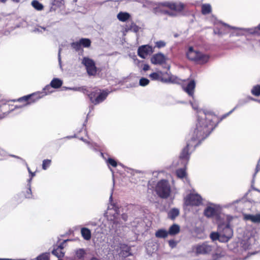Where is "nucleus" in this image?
I'll return each mask as SVG.
<instances>
[{
    "label": "nucleus",
    "mask_w": 260,
    "mask_h": 260,
    "mask_svg": "<svg viewBox=\"0 0 260 260\" xmlns=\"http://www.w3.org/2000/svg\"><path fill=\"white\" fill-rule=\"evenodd\" d=\"M216 118V116L211 113L200 111L198 112V121L192 134L191 141L203 139L207 137L213 129V121Z\"/></svg>",
    "instance_id": "obj_1"
},
{
    "label": "nucleus",
    "mask_w": 260,
    "mask_h": 260,
    "mask_svg": "<svg viewBox=\"0 0 260 260\" xmlns=\"http://www.w3.org/2000/svg\"><path fill=\"white\" fill-rule=\"evenodd\" d=\"M60 51H61V49L59 48V52H58V59H59V61H60Z\"/></svg>",
    "instance_id": "obj_48"
},
{
    "label": "nucleus",
    "mask_w": 260,
    "mask_h": 260,
    "mask_svg": "<svg viewBox=\"0 0 260 260\" xmlns=\"http://www.w3.org/2000/svg\"><path fill=\"white\" fill-rule=\"evenodd\" d=\"M149 77L152 80L160 81L161 72L151 73Z\"/></svg>",
    "instance_id": "obj_31"
},
{
    "label": "nucleus",
    "mask_w": 260,
    "mask_h": 260,
    "mask_svg": "<svg viewBox=\"0 0 260 260\" xmlns=\"http://www.w3.org/2000/svg\"><path fill=\"white\" fill-rule=\"evenodd\" d=\"M196 84V82L194 80H190L188 81L186 86L184 85H182V88L183 90L186 92L189 95L193 97Z\"/></svg>",
    "instance_id": "obj_14"
},
{
    "label": "nucleus",
    "mask_w": 260,
    "mask_h": 260,
    "mask_svg": "<svg viewBox=\"0 0 260 260\" xmlns=\"http://www.w3.org/2000/svg\"><path fill=\"white\" fill-rule=\"evenodd\" d=\"M80 43L81 44V47H89L91 45V41L89 39L82 38L79 40Z\"/></svg>",
    "instance_id": "obj_29"
},
{
    "label": "nucleus",
    "mask_w": 260,
    "mask_h": 260,
    "mask_svg": "<svg viewBox=\"0 0 260 260\" xmlns=\"http://www.w3.org/2000/svg\"><path fill=\"white\" fill-rule=\"evenodd\" d=\"M179 232L180 226L176 224H174L170 227L168 234L169 235L173 236L178 234Z\"/></svg>",
    "instance_id": "obj_20"
},
{
    "label": "nucleus",
    "mask_w": 260,
    "mask_h": 260,
    "mask_svg": "<svg viewBox=\"0 0 260 260\" xmlns=\"http://www.w3.org/2000/svg\"><path fill=\"white\" fill-rule=\"evenodd\" d=\"M90 260H99V259H98L96 258L93 257V258H92Z\"/></svg>",
    "instance_id": "obj_53"
},
{
    "label": "nucleus",
    "mask_w": 260,
    "mask_h": 260,
    "mask_svg": "<svg viewBox=\"0 0 260 260\" xmlns=\"http://www.w3.org/2000/svg\"><path fill=\"white\" fill-rule=\"evenodd\" d=\"M26 198H30V196H28V195H26Z\"/></svg>",
    "instance_id": "obj_54"
},
{
    "label": "nucleus",
    "mask_w": 260,
    "mask_h": 260,
    "mask_svg": "<svg viewBox=\"0 0 260 260\" xmlns=\"http://www.w3.org/2000/svg\"><path fill=\"white\" fill-rule=\"evenodd\" d=\"M190 103L191 104V106H192L193 109H194V110H196V109H198V104L197 103H196V102H193V103L190 102Z\"/></svg>",
    "instance_id": "obj_45"
},
{
    "label": "nucleus",
    "mask_w": 260,
    "mask_h": 260,
    "mask_svg": "<svg viewBox=\"0 0 260 260\" xmlns=\"http://www.w3.org/2000/svg\"><path fill=\"white\" fill-rule=\"evenodd\" d=\"M122 217L123 218V219L124 220V221H126L127 220V216L125 214H123L122 215Z\"/></svg>",
    "instance_id": "obj_47"
},
{
    "label": "nucleus",
    "mask_w": 260,
    "mask_h": 260,
    "mask_svg": "<svg viewBox=\"0 0 260 260\" xmlns=\"http://www.w3.org/2000/svg\"><path fill=\"white\" fill-rule=\"evenodd\" d=\"M108 210H109V211H112V209H109Z\"/></svg>",
    "instance_id": "obj_57"
},
{
    "label": "nucleus",
    "mask_w": 260,
    "mask_h": 260,
    "mask_svg": "<svg viewBox=\"0 0 260 260\" xmlns=\"http://www.w3.org/2000/svg\"><path fill=\"white\" fill-rule=\"evenodd\" d=\"M51 89V87L50 85H47L44 88V91L45 92V94H43L42 96H38V94H39L40 93H34V94H32L31 95H27V96H23L21 98H20L18 99V101H28V100L30 98V96H37V99H39L42 97H43L44 95H47L50 93H51L52 92V91H50L49 90Z\"/></svg>",
    "instance_id": "obj_16"
},
{
    "label": "nucleus",
    "mask_w": 260,
    "mask_h": 260,
    "mask_svg": "<svg viewBox=\"0 0 260 260\" xmlns=\"http://www.w3.org/2000/svg\"><path fill=\"white\" fill-rule=\"evenodd\" d=\"M184 203L187 206H198L202 204V199L199 194L192 193L184 199Z\"/></svg>",
    "instance_id": "obj_6"
},
{
    "label": "nucleus",
    "mask_w": 260,
    "mask_h": 260,
    "mask_svg": "<svg viewBox=\"0 0 260 260\" xmlns=\"http://www.w3.org/2000/svg\"><path fill=\"white\" fill-rule=\"evenodd\" d=\"M86 69L87 72L89 75H94L96 73V68L94 61L87 57L83 58L82 61Z\"/></svg>",
    "instance_id": "obj_7"
},
{
    "label": "nucleus",
    "mask_w": 260,
    "mask_h": 260,
    "mask_svg": "<svg viewBox=\"0 0 260 260\" xmlns=\"http://www.w3.org/2000/svg\"><path fill=\"white\" fill-rule=\"evenodd\" d=\"M233 111H230L229 113H228L226 115H225L223 116V118H225L227 115H229L230 113L232 112Z\"/></svg>",
    "instance_id": "obj_49"
},
{
    "label": "nucleus",
    "mask_w": 260,
    "mask_h": 260,
    "mask_svg": "<svg viewBox=\"0 0 260 260\" xmlns=\"http://www.w3.org/2000/svg\"><path fill=\"white\" fill-rule=\"evenodd\" d=\"M109 92L106 90L96 89L89 94L90 101L95 105L104 101L107 96Z\"/></svg>",
    "instance_id": "obj_5"
},
{
    "label": "nucleus",
    "mask_w": 260,
    "mask_h": 260,
    "mask_svg": "<svg viewBox=\"0 0 260 260\" xmlns=\"http://www.w3.org/2000/svg\"><path fill=\"white\" fill-rule=\"evenodd\" d=\"M29 189H28V192H29V193H30V192H31V189H30V184H29Z\"/></svg>",
    "instance_id": "obj_51"
},
{
    "label": "nucleus",
    "mask_w": 260,
    "mask_h": 260,
    "mask_svg": "<svg viewBox=\"0 0 260 260\" xmlns=\"http://www.w3.org/2000/svg\"><path fill=\"white\" fill-rule=\"evenodd\" d=\"M149 68H150L149 66L147 64H145L144 65L143 69L144 71H146L148 70L149 69Z\"/></svg>",
    "instance_id": "obj_46"
},
{
    "label": "nucleus",
    "mask_w": 260,
    "mask_h": 260,
    "mask_svg": "<svg viewBox=\"0 0 260 260\" xmlns=\"http://www.w3.org/2000/svg\"><path fill=\"white\" fill-rule=\"evenodd\" d=\"M45 30H46V28L45 27H40L36 28L35 29V31L43 32V31H44Z\"/></svg>",
    "instance_id": "obj_43"
},
{
    "label": "nucleus",
    "mask_w": 260,
    "mask_h": 260,
    "mask_svg": "<svg viewBox=\"0 0 260 260\" xmlns=\"http://www.w3.org/2000/svg\"><path fill=\"white\" fill-rule=\"evenodd\" d=\"M107 163H108L109 165H111L113 167H116L117 166L116 161L112 158H109L107 160Z\"/></svg>",
    "instance_id": "obj_38"
},
{
    "label": "nucleus",
    "mask_w": 260,
    "mask_h": 260,
    "mask_svg": "<svg viewBox=\"0 0 260 260\" xmlns=\"http://www.w3.org/2000/svg\"><path fill=\"white\" fill-rule=\"evenodd\" d=\"M31 5L37 10L40 11L43 9V5L36 0L32 1Z\"/></svg>",
    "instance_id": "obj_30"
},
{
    "label": "nucleus",
    "mask_w": 260,
    "mask_h": 260,
    "mask_svg": "<svg viewBox=\"0 0 260 260\" xmlns=\"http://www.w3.org/2000/svg\"><path fill=\"white\" fill-rule=\"evenodd\" d=\"M220 241L221 242H226L232 237L233 232L229 226H226L221 232H220Z\"/></svg>",
    "instance_id": "obj_10"
},
{
    "label": "nucleus",
    "mask_w": 260,
    "mask_h": 260,
    "mask_svg": "<svg viewBox=\"0 0 260 260\" xmlns=\"http://www.w3.org/2000/svg\"><path fill=\"white\" fill-rule=\"evenodd\" d=\"M220 210V205L211 203L205 208L204 214L207 217H212L216 215Z\"/></svg>",
    "instance_id": "obj_8"
},
{
    "label": "nucleus",
    "mask_w": 260,
    "mask_h": 260,
    "mask_svg": "<svg viewBox=\"0 0 260 260\" xmlns=\"http://www.w3.org/2000/svg\"><path fill=\"white\" fill-rule=\"evenodd\" d=\"M211 6L209 4H205L202 6V13L206 15L210 13L211 12Z\"/></svg>",
    "instance_id": "obj_26"
},
{
    "label": "nucleus",
    "mask_w": 260,
    "mask_h": 260,
    "mask_svg": "<svg viewBox=\"0 0 260 260\" xmlns=\"http://www.w3.org/2000/svg\"><path fill=\"white\" fill-rule=\"evenodd\" d=\"M186 55L187 58L199 63H205L208 61L209 56L199 51L197 48L190 46L188 48Z\"/></svg>",
    "instance_id": "obj_2"
},
{
    "label": "nucleus",
    "mask_w": 260,
    "mask_h": 260,
    "mask_svg": "<svg viewBox=\"0 0 260 260\" xmlns=\"http://www.w3.org/2000/svg\"><path fill=\"white\" fill-rule=\"evenodd\" d=\"M126 30H131L132 31H134L135 32H137L139 31L140 29V27L137 26L135 23L132 22L129 25H126Z\"/></svg>",
    "instance_id": "obj_25"
},
{
    "label": "nucleus",
    "mask_w": 260,
    "mask_h": 260,
    "mask_svg": "<svg viewBox=\"0 0 260 260\" xmlns=\"http://www.w3.org/2000/svg\"><path fill=\"white\" fill-rule=\"evenodd\" d=\"M81 233L83 238L86 240H89L91 238V232L86 228H83L81 230Z\"/></svg>",
    "instance_id": "obj_21"
},
{
    "label": "nucleus",
    "mask_w": 260,
    "mask_h": 260,
    "mask_svg": "<svg viewBox=\"0 0 260 260\" xmlns=\"http://www.w3.org/2000/svg\"><path fill=\"white\" fill-rule=\"evenodd\" d=\"M252 94L255 96H259L260 95V86L256 85L253 87L251 90Z\"/></svg>",
    "instance_id": "obj_32"
},
{
    "label": "nucleus",
    "mask_w": 260,
    "mask_h": 260,
    "mask_svg": "<svg viewBox=\"0 0 260 260\" xmlns=\"http://www.w3.org/2000/svg\"><path fill=\"white\" fill-rule=\"evenodd\" d=\"M37 260H49L48 254H43L38 257Z\"/></svg>",
    "instance_id": "obj_40"
},
{
    "label": "nucleus",
    "mask_w": 260,
    "mask_h": 260,
    "mask_svg": "<svg viewBox=\"0 0 260 260\" xmlns=\"http://www.w3.org/2000/svg\"><path fill=\"white\" fill-rule=\"evenodd\" d=\"M220 234L219 233H212L210 237L213 240H218L220 241Z\"/></svg>",
    "instance_id": "obj_35"
},
{
    "label": "nucleus",
    "mask_w": 260,
    "mask_h": 260,
    "mask_svg": "<svg viewBox=\"0 0 260 260\" xmlns=\"http://www.w3.org/2000/svg\"><path fill=\"white\" fill-rule=\"evenodd\" d=\"M190 145H192L190 143H187L186 147L182 150V151L181 153L180 158V159L184 160V161H187L189 159V154L188 153V150L189 147Z\"/></svg>",
    "instance_id": "obj_18"
},
{
    "label": "nucleus",
    "mask_w": 260,
    "mask_h": 260,
    "mask_svg": "<svg viewBox=\"0 0 260 260\" xmlns=\"http://www.w3.org/2000/svg\"><path fill=\"white\" fill-rule=\"evenodd\" d=\"M167 60V58L161 53L153 55L151 58V62L154 64H162Z\"/></svg>",
    "instance_id": "obj_13"
},
{
    "label": "nucleus",
    "mask_w": 260,
    "mask_h": 260,
    "mask_svg": "<svg viewBox=\"0 0 260 260\" xmlns=\"http://www.w3.org/2000/svg\"><path fill=\"white\" fill-rule=\"evenodd\" d=\"M110 200H111V199H112V194H111V196H110Z\"/></svg>",
    "instance_id": "obj_56"
},
{
    "label": "nucleus",
    "mask_w": 260,
    "mask_h": 260,
    "mask_svg": "<svg viewBox=\"0 0 260 260\" xmlns=\"http://www.w3.org/2000/svg\"><path fill=\"white\" fill-rule=\"evenodd\" d=\"M177 175L178 177L182 178L186 176V172L184 169H179L176 172Z\"/></svg>",
    "instance_id": "obj_33"
},
{
    "label": "nucleus",
    "mask_w": 260,
    "mask_h": 260,
    "mask_svg": "<svg viewBox=\"0 0 260 260\" xmlns=\"http://www.w3.org/2000/svg\"><path fill=\"white\" fill-rule=\"evenodd\" d=\"M257 168H258V166L256 167V171H258Z\"/></svg>",
    "instance_id": "obj_58"
},
{
    "label": "nucleus",
    "mask_w": 260,
    "mask_h": 260,
    "mask_svg": "<svg viewBox=\"0 0 260 260\" xmlns=\"http://www.w3.org/2000/svg\"><path fill=\"white\" fill-rule=\"evenodd\" d=\"M149 83V80L145 78H142L139 81V84L141 86H144L148 85Z\"/></svg>",
    "instance_id": "obj_36"
},
{
    "label": "nucleus",
    "mask_w": 260,
    "mask_h": 260,
    "mask_svg": "<svg viewBox=\"0 0 260 260\" xmlns=\"http://www.w3.org/2000/svg\"><path fill=\"white\" fill-rule=\"evenodd\" d=\"M114 210H115L116 212H117V211H116V210H115V209H114ZM116 214H118V213H117V212H116Z\"/></svg>",
    "instance_id": "obj_59"
},
{
    "label": "nucleus",
    "mask_w": 260,
    "mask_h": 260,
    "mask_svg": "<svg viewBox=\"0 0 260 260\" xmlns=\"http://www.w3.org/2000/svg\"><path fill=\"white\" fill-rule=\"evenodd\" d=\"M179 214V210L177 209H176V208H174L170 211V212L168 213V216L170 218L174 219L177 216H178Z\"/></svg>",
    "instance_id": "obj_28"
},
{
    "label": "nucleus",
    "mask_w": 260,
    "mask_h": 260,
    "mask_svg": "<svg viewBox=\"0 0 260 260\" xmlns=\"http://www.w3.org/2000/svg\"><path fill=\"white\" fill-rule=\"evenodd\" d=\"M156 46L158 48L164 47L166 46V43L162 41H157L155 43Z\"/></svg>",
    "instance_id": "obj_39"
},
{
    "label": "nucleus",
    "mask_w": 260,
    "mask_h": 260,
    "mask_svg": "<svg viewBox=\"0 0 260 260\" xmlns=\"http://www.w3.org/2000/svg\"><path fill=\"white\" fill-rule=\"evenodd\" d=\"M153 52L152 48L149 45L142 46L138 50V55L142 58H146L148 55L151 54Z\"/></svg>",
    "instance_id": "obj_11"
},
{
    "label": "nucleus",
    "mask_w": 260,
    "mask_h": 260,
    "mask_svg": "<svg viewBox=\"0 0 260 260\" xmlns=\"http://www.w3.org/2000/svg\"><path fill=\"white\" fill-rule=\"evenodd\" d=\"M238 29L234 27L231 26L225 23H221L219 27H216L214 30V33L219 35H223L228 32L230 29Z\"/></svg>",
    "instance_id": "obj_12"
},
{
    "label": "nucleus",
    "mask_w": 260,
    "mask_h": 260,
    "mask_svg": "<svg viewBox=\"0 0 260 260\" xmlns=\"http://www.w3.org/2000/svg\"><path fill=\"white\" fill-rule=\"evenodd\" d=\"M62 247L61 246H58L56 249H54L52 253L56 257L60 258L64 256V252L62 251Z\"/></svg>",
    "instance_id": "obj_22"
},
{
    "label": "nucleus",
    "mask_w": 260,
    "mask_h": 260,
    "mask_svg": "<svg viewBox=\"0 0 260 260\" xmlns=\"http://www.w3.org/2000/svg\"><path fill=\"white\" fill-rule=\"evenodd\" d=\"M27 170H28V171L29 173L31 175V178L28 180L29 182L30 183V181L31 180L32 177H34L35 175V173L31 172V171H30V169H29V168L28 167H27Z\"/></svg>",
    "instance_id": "obj_44"
},
{
    "label": "nucleus",
    "mask_w": 260,
    "mask_h": 260,
    "mask_svg": "<svg viewBox=\"0 0 260 260\" xmlns=\"http://www.w3.org/2000/svg\"><path fill=\"white\" fill-rule=\"evenodd\" d=\"M70 89H72V90H78V91H83V92L85 93V91H86V90L85 89H83V88H81V87H76V88H70Z\"/></svg>",
    "instance_id": "obj_42"
},
{
    "label": "nucleus",
    "mask_w": 260,
    "mask_h": 260,
    "mask_svg": "<svg viewBox=\"0 0 260 260\" xmlns=\"http://www.w3.org/2000/svg\"><path fill=\"white\" fill-rule=\"evenodd\" d=\"M168 232L164 229L158 230L155 233V236L159 238H165L168 236Z\"/></svg>",
    "instance_id": "obj_23"
},
{
    "label": "nucleus",
    "mask_w": 260,
    "mask_h": 260,
    "mask_svg": "<svg viewBox=\"0 0 260 260\" xmlns=\"http://www.w3.org/2000/svg\"><path fill=\"white\" fill-rule=\"evenodd\" d=\"M156 191L160 198L165 199L168 198L171 191L168 181L166 180L159 181L156 185Z\"/></svg>",
    "instance_id": "obj_4"
},
{
    "label": "nucleus",
    "mask_w": 260,
    "mask_h": 260,
    "mask_svg": "<svg viewBox=\"0 0 260 260\" xmlns=\"http://www.w3.org/2000/svg\"><path fill=\"white\" fill-rule=\"evenodd\" d=\"M169 244L171 248H174L176 246L177 243L174 240H170L169 241Z\"/></svg>",
    "instance_id": "obj_41"
},
{
    "label": "nucleus",
    "mask_w": 260,
    "mask_h": 260,
    "mask_svg": "<svg viewBox=\"0 0 260 260\" xmlns=\"http://www.w3.org/2000/svg\"><path fill=\"white\" fill-rule=\"evenodd\" d=\"M117 17L119 21L125 22L130 18L131 15L128 13L120 12L117 14Z\"/></svg>",
    "instance_id": "obj_19"
},
{
    "label": "nucleus",
    "mask_w": 260,
    "mask_h": 260,
    "mask_svg": "<svg viewBox=\"0 0 260 260\" xmlns=\"http://www.w3.org/2000/svg\"><path fill=\"white\" fill-rule=\"evenodd\" d=\"M51 160L45 159L43 161L42 168L44 170H46L47 168L50 165Z\"/></svg>",
    "instance_id": "obj_37"
},
{
    "label": "nucleus",
    "mask_w": 260,
    "mask_h": 260,
    "mask_svg": "<svg viewBox=\"0 0 260 260\" xmlns=\"http://www.w3.org/2000/svg\"><path fill=\"white\" fill-rule=\"evenodd\" d=\"M85 254V251L84 249L80 248L75 251V255L76 258L81 259L84 257Z\"/></svg>",
    "instance_id": "obj_27"
},
{
    "label": "nucleus",
    "mask_w": 260,
    "mask_h": 260,
    "mask_svg": "<svg viewBox=\"0 0 260 260\" xmlns=\"http://www.w3.org/2000/svg\"><path fill=\"white\" fill-rule=\"evenodd\" d=\"M0 1H1V2H2V3H6V2L7 1V0H0Z\"/></svg>",
    "instance_id": "obj_52"
},
{
    "label": "nucleus",
    "mask_w": 260,
    "mask_h": 260,
    "mask_svg": "<svg viewBox=\"0 0 260 260\" xmlns=\"http://www.w3.org/2000/svg\"><path fill=\"white\" fill-rule=\"evenodd\" d=\"M161 5L168 7L171 11L165 10L160 7L158 8L159 11L163 14L173 17L177 16L184 8V5L179 2H166Z\"/></svg>",
    "instance_id": "obj_3"
},
{
    "label": "nucleus",
    "mask_w": 260,
    "mask_h": 260,
    "mask_svg": "<svg viewBox=\"0 0 260 260\" xmlns=\"http://www.w3.org/2000/svg\"><path fill=\"white\" fill-rule=\"evenodd\" d=\"M62 81L58 78L53 79L50 83L51 87L54 88H57L60 87L62 85Z\"/></svg>",
    "instance_id": "obj_24"
},
{
    "label": "nucleus",
    "mask_w": 260,
    "mask_h": 260,
    "mask_svg": "<svg viewBox=\"0 0 260 260\" xmlns=\"http://www.w3.org/2000/svg\"><path fill=\"white\" fill-rule=\"evenodd\" d=\"M256 29H257L258 30H260V24L257 26Z\"/></svg>",
    "instance_id": "obj_50"
},
{
    "label": "nucleus",
    "mask_w": 260,
    "mask_h": 260,
    "mask_svg": "<svg viewBox=\"0 0 260 260\" xmlns=\"http://www.w3.org/2000/svg\"><path fill=\"white\" fill-rule=\"evenodd\" d=\"M29 103H30L29 102H28L27 104H25L24 106H26V105L29 104Z\"/></svg>",
    "instance_id": "obj_55"
},
{
    "label": "nucleus",
    "mask_w": 260,
    "mask_h": 260,
    "mask_svg": "<svg viewBox=\"0 0 260 260\" xmlns=\"http://www.w3.org/2000/svg\"><path fill=\"white\" fill-rule=\"evenodd\" d=\"M244 219L247 220H250L255 223H260V213L255 215L245 214L244 215Z\"/></svg>",
    "instance_id": "obj_17"
},
{
    "label": "nucleus",
    "mask_w": 260,
    "mask_h": 260,
    "mask_svg": "<svg viewBox=\"0 0 260 260\" xmlns=\"http://www.w3.org/2000/svg\"><path fill=\"white\" fill-rule=\"evenodd\" d=\"M58 260H61V259H58Z\"/></svg>",
    "instance_id": "obj_60"
},
{
    "label": "nucleus",
    "mask_w": 260,
    "mask_h": 260,
    "mask_svg": "<svg viewBox=\"0 0 260 260\" xmlns=\"http://www.w3.org/2000/svg\"><path fill=\"white\" fill-rule=\"evenodd\" d=\"M211 247L207 243L198 245L196 247V251L198 254H207L211 252Z\"/></svg>",
    "instance_id": "obj_15"
},
{
    "label": "nucleus",
    "mask_w": 260,
    "mask_h": 260,
    "mask_svg": "<svg viewBox=\"0 0 260 260\" xmlns=\"http://www.w3.org/2000/svg\"><path fill=\"white\" fill-rule=\"evenodd\" d=\"M71 46L74 49H75L77 51L80 50L82 47L79 41L73 43Z\"/></svg>",
    "instance_id": "obj_34"
},
{
    "label": "nucleus",
    "mask_w": 260,
    "mask_h": 260,
    "mask_svg": "<svg viewBox=\"0 0 260 260\" xmlns=\"http://www.w3.org/2000/svg\"><path fill=\"white\" fill-rule=\"evenodd\" d=\"M160 81L165 83H172L179 84L181 80L176 76L171 75L169 73H162L161 72Z\"/></svg>",
    "instance_id": "obj_9"
}]
</instances>
